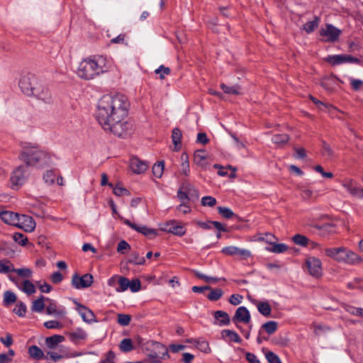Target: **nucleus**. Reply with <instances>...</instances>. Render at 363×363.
Instances as JSON below:
<instances>
[{"label":"nucleus","mask_w":363,"mask_h":363,"mask_svg":"<svg viewBox=\"0 0 363 363\" xmlns=\"http://www.w3.org/2000/svg\"><path fill=\"white\" fill-rule=\"evenodd\" d=\"M129 107L128 98L122 94L104 95L98 101L96 119L105 131L121 137L128 130V124L123 120Z\"/></svg>","instance_id":"f257e3e1"},{"label":"nucleus","mask_w":363,"mask_h":363,"mask_svg":"<svg viewBox=\"0 0 363 363\" xmlns=\"http://www.w3.org/2000/svg\"><path fill=\"white\" fill-rule=\"evenodd\" d=\"M108 69L107 58L103 55H95L83 60L77 69V75L84 79H93Z\"/></svg>","instance_id":"f03ea898"},{"label":"nucleus","mask_w":363,"mask_h":363,"mask_svg":"<svg viewBox=\"0 0 363 363\" xmlns=\"http://www.w3.org/2000/svg\"><path fill=\"white\" fill-rule=\"evenodd\" d=\"M136 340L147 357L144 363H162V359L169 358L168 349L163 344L152 340L144 342L140 337H138Z\"/></svg>","instance_id":"7ed1b4c3"},{"label":"nucleus","mask_w":363,"mask_h":363,"mask_svg":"<svg viewBox=\"0 0 363 363\" xmlns=\"http://www.w3.org/2000/svg\"><path fill=\"white\" fill-rule=\"evenodd\" d=\"M325 254L338 262L349 265H357L363 262V259L359 255L343 247L326 248Z\"/></svg>","instance_id":"20e7f679"},{"label":"nucleus","mask_w":363,"mask_h":363,"mask_svg":"<svg viewBox=\"0 0 363 363\" xmlns=\"http://www.w3.org/2000/svg\"><path fill=\"white\" fill-rule=\"evenodd\" d=\"M19 159L23 161L26 166H35L41 162H46L48 155L46 152L40 150L37 147H24L23 150L18 156Z\"/></svg>","instance_id":"39448f33"},{"label":"nucleus","mask_w":363,"mask_h":363,"mask_svg":"<svg viewBox=\"0 0 363 363\" xmlns=\"http://www.w3.org/2000/svg\"><path fill=\"white\" fill-rule=\"evenodd\" d=\"M63 346H60L59 352L49 351L46 355H44L43 350L36 345H32L28 348V354L30 357L34 359L40 360L43 358L48 359L50 357L54 362H58L64 358L69 357L66 351L62 349Z\"/></svg>","instance_id":"423d86ee"},{"label":"nucleus","mask_w":363,"mask_h":363,"mask_svg":"<svg viewBox=\"0 0 363 363\" xmlns=\"http://www.w3.org/2000/svg\"><path fill=\"white\" fill-rule=\"evenodd\" d=\"M38 83L36 76L29 73L21 77L19 87L24 94L30 96L33 95V91Z\"/></svg>","instance_id":"0eeeda50"},{"label":"nucleus","mask_w":363,"mask_h":363,"mask_svg":"<svg viewBox=\"0 0 363 363\" xmlns=\"http://www.w3.org/2000/svg\"><path fill=\"white\" fill-rule=\"evenodd\" d=\"M26 168L27 167L23 164L18 166L13 171L10 178L13 189H18L19 186L26 182L27 179L26 175Z\"/></svg>","instance_id":"6e6552de"},{"label":"nucleus","mask_w":363,"mask_h":363,"mask_svg":"<svg viewBox=\"0 0 363 363\" xmlns=\"http://www.w3.org/2000/svg\"><path fill=\"white\" fill-rule=\"evenodd\" d=\"M305 263L311 276L319 278L323 275L322 262L320 259L315 257H308Z\"/></svg>","instance_id":"1a4fd4ad"},{"label":"nucleus","mask_w":363,"mask_h":363,"mask_svg":"<svg viewBox=\"0 0 363 363\" xmlns=\"http://www.w3.org/2000/svg\"><path fill=\"white\" fill-rule=\"evenodd\" d=\"M161 230L180 237L185 235L186 232L185 227L175 220H171L164 223L161 227Z\"/></svg>","instance_id":"9d476101"},{"label":"nucleus","mask_w":363,"mask_h":363,"mask_svg":"<svg viewBox=\"0 0 363 363\" xmlns=\"http://www.w3.org/2000/svg\"><path fill=\"white\" fill-rule=\"evenodd\" d=\"M341 33V30L330 23H326L325 28H322L320 30V35L326 37L325 41L328 43L337 41Z\"/></svg>","instance_id":"9b49d317"},{"label":"nucleus","mask_w":363,"mask_h":363,"mask_svg":"<svg viewBox=\"0 0 363 363\" xmlns=\"http://www.w3.org/2000/svg\"><path fill=\"white\" fill-rule=\"evenodd\" d=\"M123 223L130 227L131 229L143 234V235L146 236L150 239H153L158 235L157 230L156 229L148 228L147 226L144 225H138L134 223H132L130 220L128 219H124Z\"/></svg>","instance_id":"f8f14e48"},{"label":"nucleus","mask_w":363,"mask_h":363,"mask_svg":"<svg viewBox=\"0 0 363 363\" xmlns=\"http://www.w3.org/2000/svg\"><path fill=\"white\" fill-rule=\"evenodd\" d=\"M123 223L130 227L131 229L143 234V235L146 236L150 239H153L158 235L157 230L156 229L148 228L147 226L144 225H138L134 223H132L130 220L128 219H124Z\"/></svg>","instance_id":"ddd939ff"},{"label":"nucleus","mask_w":363,"mask_h":363,"mask_svg":"<svg viewBox=\"0 0 363 363\" xmlns=\"http://www.w3.org/2000/svg\"><path fill=\"white\" fill-rule=\"evenodd\" d=\"M94 281L93 276L91 274H85L80 277L74 274L72 278V285L77 289L88 288L91 286Z\"/></svg>","instance_id":"4468645a"},{"label":"nucleus","mask_w":363,"mask_h":363,"mask_svg":"<svg viewBox=\"0 0 363 363\" xmlns=\"http://www.w3.org/2000/svg\"><path fill=\"white\" fill-rule=\"evenodd\" d=\"M77 306V311L80 314L82 320L87 323H92L97 322L94 312L86 306L74 301Z\"/></svg>","instance_id":"2eb2a0df"},{"label":"nucleus","mask_w":363,"mask_h":363,"mask_svg":"<svg viewBox=\"0 0 363 363\" xmlns=\"http://www.w3.org/2000/svg\"><path fill=\"white\" fill-rule=\"evenodd\" d=\"M342 185L352 196L363 198V188L357 186L353 179H346Z\"/></svg>","instance_id":"dca6fc26"},{"label":"nucleus","mask_w":363,"mask_h":363,"mask_svg":"<svg viewBox=\"0 0 363 363\" xmlns=\"http://www.w3.org/2000/svg\"><path fill=\"white\" fill-rule=\"evenodd\" d=\"M0 218L6 224L21 227L19 223L20 215L18 213L9 211H1Z\"/></svg>","instance_id":"f3484780"},{"label":"nucleus","mask_w":363,"mask_h":363,"mask_svg":"<svg viewBox=\"0 0 363 363\" xmlns=\"http://www.w3.org/2000/svg\"><path fill=\"white\" fill-rule=\"evenodd\" d=\"M250 319V313L245 306L238 307L233 317V321L234 323L240 322L243 323H249Z\"/></svg>","instance_id":"a211bd4d"},{"label":"nucleus","mask_w":363,"mask_h":363,"mask_svg":"<svg viewBox=\"0 0 363 363\" xmlns=\"http://www.w3.org/2000/svg\"><path fill=\"white\" fill-rule=\"evenodd\" d=\"M33 96L45 103H49L51 100V94L49 89L40 83H38V85L35 89Z\"/></svg>","instance_id":"6ab92c4d"},{"label":"nucleus","mask_w":363,"mask_h":363,"mask_svg":"<svg viewBox=\"0 0 363 363\" xmlns=\"http://www.w3.org/2000/svg\"><path fill=\"white\" fill-rule=\"evenodd\" d=\"M130 167L134 173L141 174L147 170L148 164L146 162L133 157L130 160Z\"/></svg>","instance_id":"aec40b11"},{"label":"nucleus","mask_w":363,"mask_h":363,"mask_svg":"<svg viewBox=\"0 0 363 363\" xmlns=\"http://www.w3.org/2000/svg\"><path fill=\"white\" fill-rule=\"evenodd\" d=\"M215 318L214 324L219 326L228 325L230 323V318L227 312L223 311H216L213 313Z\"/></svg>","instance_id":"412c9836"},{"label":"nucleus","mask_w":363,"mask_h":363,"mask_svg":"<svg viewBox=\"0 0 363 363\" xmlns=\"http://www.w3.org/2000/svg\"><path fill=\"white\" fill-rule=\"evenodd\" d=\"M220 89L225 94L231 95H240L242 94V86L238 83L231 85H227L224 83L220 84Z\"/></svg>","instance_id":"4be33fe9"},{"label":"nucleus","mask_w":363,"mask_h":363,"mask_svg":"<svg viewBox=\"0 0 363 363\" xmlns=\"http://www.w3.org/2000/svg\"><path fill=\"white\" fill-rule=\"evenodd\" d=\"M65 337L61 335H53L45 338V344L50 350H55L58 345L65 341Z\"/></svg>","instance_id":"5701e85b"},{"label":"nucleus","mask_w":363,"mask_h":363,"mask_svg":"<svg viewBox=\"0 0 363 363\" xmlns=\"http://www.w3.org/2000/svg\"><path fill=\"white\" fill-rule=\"evenodd\" d=\"M67 335L69 340L74 344H77L79 341L84 340L87 337L86 333L80 328H77L74 331L67 333Z\"/></svg>","instance_id":"b1692460"},{"label":"nucleus","mask_w":363,"mask_h":363,"mask_svg":"<svg viewBox=\"0 0 363 363\" xmlns=\"http://www.w3.org/2000/svg\"><path fill=\"white\" fill-rule=\"evenodd\" d=\"M221 337L224 340H226L229 342H234L236 343H240L242 342V339L239 336V335L231 330H223L220 333Z\"/></svg>","instance_id":"393cba45"},{"label":"nucleus","mask_w":363,"mask_h":363,"mask_svg":"<svg viewBox=\"0 0 363 363\" xmlns=\"http://www.w3.org/2000/svg\"><path fill=\"white\" fill-rule=\"evenodd\" d=\"M182 138V131L179 128L172 130V139L174 144V150L179 151L181 149V140Z\"/></svg>","instance_id":"a878e982"},{"label":"nucleus","mask_w":363,"mask_h":363,"mask_svg":"<svg viewBox=\"0 0 363 363\" xmlns=\"http://www.w3.org/2000/svg\"><path fill=\"white\" fill-rule=\"evenodd\" d=\"M182 186L191 200L193 201L198 200L199 197V191L191 184L187 182H184Z\"/></svg>","instance_id":"bb28decb"},{"label":"nucleus","mask_w":363,"mask_h":363,"mask_svg":"<svg viewBox=\"0 0 363 363\" xmlns=\"http://www.w3.org/2000/svg\"><path fill=\"white\" fill-rule=\"evenodd\" d=\"M187 342H194L196 344V346L197 348L204 352V353H210L211 352V348L209 347V344L206 340H188Z\"/></svg>","instance_id":"cd10ccee"},{"label":"nucleus","mask_w":363,"mask_h":363,"mask_svg":"<svg viewBox=\"0 0 363 363\" xmlns=\"http://www.w3.org/2000/svg\"><path fill=\"white\" fill-rule=\"evenodd\" d=\"M325 60L333 66L339 65L345 63V55H328Z\"/></svg>","instance_id":"c85d7f7f"},{"label":"nucleus","mask_w":363,"mask_h":363,"mask_svg":"<svg viewBox=\"0 0 363 363\" xmlns=\"http://www.w3.org/2000/svg\"><path fill=\"white\" fill-rule=\"evenodd\" d=\"M320 23V18L315 16L314 19L311 21H308L303 25V29L307 33H311L318 28Z\"/></svg>","instance_id":"c756f323"},{"label":"nucleus","mask_w":363,"mask_h":363,"mask_svg":"<svg viewBox=\"0 0 363 363\" xmlns=\"http://www.w3.org/2000/svg\"><path fill=\"white\" fill-rule=\"evenodd\" d=\"M258 311L264 316L269 317L272 312V308L267 301H262L257 304Z\"/></svg>","instance_id":"7c9ffc66"},{"label":"nucleus","mask_w":363,"mask_h":363,"mask_svg":"<svg viewBox=\"0 0 363 363\" xmlns=\"http://www.w3.org/2000/svg\"><path fill=\"white\" fill-rule=\"evenodd\" d=\"M289 140V136L287 134L282 133V134H276L274 135L272 138V141L279 145H283L284 144H286Z\"/></svg>","instance_id":"2f4dec72"},{"label":"nucleus","mask_w":363,"mask_h":363,"mask_svg":"<svg viewBox=\"0 0 363 363\" xmlns=\"http://www.w3.org/2000/svg\"><path fill=\"white\" fill-rule=\"evenodd\" d=\"M145 262V259L140 257L139 253L136 251L132 252L128 260V263L134 264L136 265H142Z\"/></svg>","instance_id":"473e14b6"},{"label":"nucleus","mask_w":363,"mask_h":363,"mask_svg":"<svg viewBox=\"0 0 363 363\" xmlns=\"http://www.w3.org/2000/svg\"><path fill=\"white\" fill-rule=\"evenodd\" d=\"M291 240L296 245L301 247H306L309 243V239L306 236L301 234L294 235Z\"/></svg>","instance_id":"72a5a7b5"},{"label":"nucleus","mask_w":363,"mask_h":363,"mask_svg":"<svg viewBox=\"0 0 363 363\" xmlns=\"http://www.w3.org/2000/svg\"><path fill=\"white\" fill-rule=\"evenodd\" d=\"M17 300L16 295L11 291H6L4 293V306H9L14 303Z\"/></svg>","instance_id":"f704fd0d"},{"label":"nucleus","mask_w":363,"mask_h":363,"mask_svg":"<svg viewBox=\"0 0 363 363\" xmlns=\"http://www.w3.org/2000/svg\"><path fill=\"white\" fill-rule=\"evenodd\" d=\"M218 212L220 214L223 218L229 219L231 218H235L240 220L239 217L235 215L231 209L228 207L218 206Z\"/></svg>","instance_id":"c9c22d12"},{"label":"nucleus","mask_w":363,"mask_h":363,"mask_svg":"<svg viewBox=\"0 0 363 363\" xmlns=\"http://www.w3.org/2000/svg\"><path fill=\"white\" fill-rule=\"evenodd\" d=\"M20 289L27 295L33 294L36 291L35 285L28 279L23 281V286Z\"/></svg>","instance_id":"e433bc0d"},{"label":"nucleus","mask_w":363,"mask_h":363,"mask_svg":"<svg viewBox=\"0 0 363 363\" xmlns=\"http://www.w3.org/2000/svg\"><path fill=\"white\" fill-rule=\"evenodd\" d=\"M278 328V323L276 321H268L264 323L261 327L262 329H264L269 335H272L274 333Z\"/></svg>","instance_id":"4c0bfd02"},{"label":"nucleus","mask_w":363,"mask_h":363,"mask_svg":"<svg viewBox=\"0 0 363 363\" xmlns=\"http://www.w3.org/2000/svg\"><path fill=\"white\" fill-rule=\"evenodd\" d=\"M204 152V150H198L195 152L194 156L195 163L202 167H205L204 160L206 159V156Z\"/></svg>","instance_id":"58836bf2"},{"label":"nucleus","mask_w":363,"mask_h":363,"mask_svg":"<svg viewBox=\"0 0 363 363\" xmlns=\"http://www.w3.org/2000/svg\"><path fill=\"white\" fill-rule=\"evenodd\" d=\"M164 167V161H160L157 163H155L152 167V174L154 176L157 178H161L163 174Z\"/></svg>","instance_id":"ea45409f"},{"label":"nucleus","mask_w":363,"mask_h":363,"mask_svg":"<svg viewBox=\"0 0 363 363\" xmlns=\"http://www.w3.org/2000/svg\"><path fill=\"white\" fill-rule=\"evenodd\" d=\"M210 293L208 294L207 296V298L208 300L211 301H216L218 300H219L223 294V291H222L221 289H219V288H216V289H210Z\"/></svg>","instance_id":"a19ab883"},{"label":"nucleus","mask_w":363,"mask_h":363,"mask_svg":"<svg viewBox=\"0 0 363 363\" xmlns=\"http://www.w3.org/2000/svg\"><path fill=\"white\" fill-rule=\"evenodd\" d=\"M129 284L130 281L128 278L120 276L118 283L119 286L116 288V291L117 292H123L126 291L128 289Z\"/></svg>","instance_id":"79ce46f5"},{"label":"nucleus","mask_w":363,"mask_h":363,"mask_svg":"<svg viewBox=\"0 0 363 363\" xmlns=\"http://www.w3.org/2000/svg\"><path fill=\"white\" fill-rule=\"evenodd\" d=\"M347 287L350 289H359L363 291V279L362 278H354L352 281L347 284Z\"/></svg>","instance_id":"37998d69"},{"label":"nucleus","mask_w":363,"mask_h":363,"mask_svg":"<svg viewBox=\"0 0 363 363\" xmlns=\"http://www.w3.org/2000/svg\"><path fill=\"white\" fill-rule=\"evenodd\" d=\"M119 348L123 352H128L133 349L132 340L129 338L123 339L120 345Z\"/></svg>","instance_id":"c03bdc74"},{"label":"nucleus","mask_w":363,"mask_h":363,"mask_svg":"<svg viewBox=\"0 0 363 363\" xmlns=\"http://www.w3.org/2000/svg\"><path fill=\"white\" fill-rule=\"evenodd\" d=\"M10 261L7 259L0 260V273L7 274L9 272H13V269H15L13 264L8 265Z\"/></svg>","instance_id":"a18cd8bd"},{"label":"nucleus","mask_w":363,"mask_h":363,"mask_svg":"<svg viewBox=\"0 0 363 363\" xmlns=\"http://www.w3.org/2000/svg\"><path fill=\"white\" fill-rule=\"evenodd\" d=\"M45 308L44 296H40L38 298L35 300L33 303L32 311L36 312H41Z\"/></svg>","instance_id":"49530a36"},{"label":"nucleus","mask_w":363,"mask_h":363,"mask_svg":"<svg viewBox=\"0 0 363 363\" xmlns=\"http://www.w3.org/2000/svg\"><path fill=\"white\" fill-rule=\"evenodd\" d=\"M268 250L274 253H282L288 250V246L284 243H272V247Z\"/></svg>","instance_id":"de8ad7c7"},{"label":"nucleus","mask_w":363,"mask_h":363,"mask_svg":"<svg viewBox=\"0 0 363 363\" xmlns=\"http://www.w3.org/2000/svg\"><path fill=\"white\" fill-rule=\"evenodd\" d=\"M13 313L20 317L26 315V306L23 302H18L13 308Z\"/></svg>","instance_id":"09e8293b"},{"label":"nucleus","mask_w":363,"mask_h":363,"mask_svg":"<svg viewBox=\"0 0 363 363\" xmlns=\"http://www.w3.org/2000/svg\"><path fill=\"white\" fill-rule=\"evenodd\" d=\"M118 323L122 326H127L130 324L131 316L128 314L119 313L118 314Z\"/></svg>","instance_id":"8fccbe9b"},{"label":"nucleus","mask_w":363,"mask_h":363,"mask_svg":"<svg viewBox=\"0 0 363 363\" xmlns=\"http://www.w3.org/2000/svg\"><path fill=\"white\" fill-rule=\"evenodd\" d=\"M13 240L22 246H25L28 242V238L21 233H15L13 235Z\"/></svg>","instance_id":"3c124183"},{"label":"nucleus","mask_w":363,"mask_h":363,"mask_svg":"<svg viewBox=\"0 0 363 363\" xmlns=\"http://www.w3.org/2000/svg\"><path fill=\"white\" fill-rule=\"evenodd\" d=\"M22 218H23L24 223H27L26 230L29 231V232L33 231L35 228V223L34 220L32 218V217H30L29 216L23 215Z\"/></svg>","instance_id":"603ef678"},{"label":"nucleus","mask_w":363,"mask_h":363,"mask_svg":"<svg viewBox=\"0 0 363 363\" xmlns=\"http://www.w3.org/2000/svg\"><path fill=\"white\" fill-rule=\"evenodd\" d=\"M13 272L16 273L21 277H26L30 278L32 276V271L28 268H21V269H14Z\"/></svg>","instance_id":"864d4df0"},{"label":"nucleus","mask_w":363,"mask_h":363,"mask_svg":"<svg viewBox=\"0 0 363 363\" xmlns=\"http://www.w3.org/2000/svg\"><path fill=\"white\" fill-rule=\"evenodd\" d=\"M155 72L156 74H160V78L161 79H163L166 75H169L170 74L171 70L167 67L160 65L157 69H155Z\"/></svg>","instance_id":"5fc2aeb1"},{"label":"nucleus","mask_w":363,"mask_h":363,"mask_svg":"<svg viewBox=\"0 0 363 363\" xmlns=\"http://www.w3.org/2000/svg\"><path fill=\"white\" fill-rule=\"evenodd\" d=\"M44 326L47 329H61L63 325L57 320H48L44 323Z\"/></svg>","instance_id":"6e6d98bb"},{"label":"nucleus","mask_w":363,"mask_h":363,"mask_svg":"<svg viewBox=\"0 0 363 363\" xmlns=\"http://www.w3.org/2000/svg\"><path fill=\"white\" fill-rule=\"evenodd\" d=\"M269 363H281L280 358L274 352L269 351L265 354Z\"/></svg>","instance_id":"4d7b16f0"},{"label":"nucleus","mask_w":363,"mask_h":363,"mask_svg":"<svg viewBox=\"0 0 363 363\" xmlns=\"http://www.w3.org/2000/svg\"><path fill=\"white\" fill-rule=\"evenodd\" d=\"M216 203V199L211 196H203L201 199V205L212 207Z\"/></svg>","instance_id":"13d9d810"},{"label":"nucleus","mask_w":363,"mask_h":363,"mask_svg":"<svg viewBox=\"0 0 363 363\" xmlns=\"http://www.w3.org/2000/svg\"><path fill=\"white\" fill-rule=\"evenodd\" d=\"M128 288L133 293L138 292L141 288L140 281L138 279H132L130 281Z\"/></svg>","instance_id":"bf43d9fd"},{"label":"nucleus","mask_w":363,"mask_h":363,"mask_svg":"<svg viewBox=\"0 0 363 363\" xmlns=\"http://www.w3.org/2000/svg\"><path fill=\"white\" fill-rule=\"evenodd\" d=\"M113 194L118 196L130 194V191L128 189H126L119 185H116V186L113 187Z\"/></svg>","instance_id":"052dcab7"},{"label":"nucleus","mask_w":363,"mask_h":363,"mask_svg":"<svg viewBox=\"0 0 363 363\" xmlns=\"http://www.w3.org/2000/svg\"><path fill=\"white\" fill-rule=\"evenodd\" d=\"M55 177H56L55 174L52 170L47 171L46 173L43 175V179L45 180V182L48 184H53L55 182Z\"/></svg>","instance_id":"680f3d73"},{"label":"nucleus","mask_w":363,"mask_h":363,"mask_svg":"<svg viewBox=\"0 0 363 363\" xmlns=\"http://www.w3.org/2000/svg\"><path fill=\"white\" fill-rule=\"evenodd\" d=\"M130 249V246L125 240H121L117 246V251L121 254H124L125 251Z\"/></svg>","instance_id":"e2e57ef3"},{"label":"nucleus","mask_w":363,"mask_h":363,"mask_svg":"<svg viewBox=\"0 0 363 363\" xmlns=\"http://www.w3.org/2000/svg\"><path fill=\"white\" fill-rule=\"evenodd\" d=\"M238 247L235 246H228L222 249L221 252L227 255L234 256L237 255Z\"/></svg>","instance_id":"0e129e2a"},{"label":"nucleus","mask_w":363,"mask_h":363,"mask_svg":"<svg viewBox=\"0 0 363 363\" xmlns=\"http://www.w3.org/2000/svg\"><path fill=\"white\" fill-rule=\"evenodd\" d=\"M242 259H247L252 256V253L250 250L246 249L238 248L237 255Z\"/></svg>","instance_id":"69168bd1"},{"label":"nucleus","mask_w":363,"mask_h":363,"mask_svg":"<svg viewBox=\"0 0 363 363\" xmlns=\"http://www.w3.org/2000/svg\"><path fill=\"white\" fill-rule=\"evenodd\" d=\"M0 342L6 347H10L13 342L12 335L10 333H7L5 337H0Z\"/></svg>","instance_id":"338daca9"},{"label":"nucleus","mask_w":363,"mask_h":363,"mask_svg":"<svg viewBox=\"0 0 363 363\" xmlns=\"http://www.w3.org/2000/svg\"><path fill=\"white\" fill-rule=\"evenodd\" d=\"M115 359V354L112 350L108 351L106 353V357L105 359H101L99 363H113Z\"/></svg>","instance_id":"774afa93"}]
</instances>
